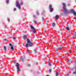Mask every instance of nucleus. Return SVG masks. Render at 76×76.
<instances>
[{"mask_svg":"<svg viewBox=\"0 0 76 76\" xmlns=\"http://www.w3.org/2000/svg\"><path fill=\"white\" fill-rule=\"evenodd\" d=\"M48 65L49 66H51V63L50 62V61H49Z\"/></svg>","mask_w":76,"mask_h":76,"instance_id":"nucleus-13","label":"nucleus"},{"mask_svg":"<svg viewBox=\"0 0 76 76\" xmlns=\"http://www.w3.org/2000/svg\"><path fill=\"white\" fill-rule=\"evenodd\" d=\"M4 41H7V40L6 39H4Z\"/></svg>","mask_w":76,"mask_h":76,"instance_id":"nucleus-36","label":"nucleus"},{"mask_svg":"<svg viewBox=\"0 0 76 76\" xmlns=\"http://www.w3.org/2000/svg\"><path fill=\"white\" fill-rule=\"evenodd\" d=\"M23 38L24 39H26L27 38V36L26 35H25L23 37Z\"/></svg>","mask_w":76,"mask_h":76,"instance_id":"nucleus-8","label":"nucleus"},{"mask_svg":"<svg viewBox=\"0 0 76 76\" xmlns=\"http://www.w3.org/2000/svg\"><path fill=\"white\" fill-rule=\"evenodd\" d=\"M58 50H62V48H58Z\"/></svg>","mask_w":76,"mask_h":76,"instance_id":"nucleus-11","label":"nucleus"},{"mask_svg":"<svg viewBox=\"0 0 76 76\" xmlns=\"http://www.w3.org/2000/svg\"><path fill=\"white\" fill-rule=\"evenodd\" d=\"M70 4H67V6H70Z\"/></svg>","mask_w":76,"mask_h":76,"instance_id":"nucleus-29","label":"nucleus"},{"mask_svg":"<svg viewBox=\"0 0 76 76\" xmlns=\"http://www.w3.org/2000/svg\"><path fill=\"white\" fill-rule=\"evenodd\" d=\"M42 20H43V22H45V20H44V17L42 18Z\"/></svg>","mask_w":76,"mask_h":76,"instance_id":"nucleus-18","label":"nucleus"},{"mask_svg":"<svg viewBox=\"0 0 76 76\" xmlns=\"http://www.w3.org/2000/svg\"><path fill=\"white\" fill-rule=\"evenodd\" d=\"M20 59L22 61H23V58H21Z\"/></svg>","mask_w":76,"mask_h":76,"instance_id":"nucleus-24","label":"nucleus"},{"mask_svg":"<svg viewBox=\"0 0 76 76\" xmlns=\"http://www.w3.org/2000/svg\"><path fill=\"white\" fill-rule=\"evenodd\" d=\"M34 17H35V15H34Z\"/></svg>","mask_w":76,"mask_h":76,"instance_id":"nucleus-38","label":"nucleus"},{"mask_svg":"<svg viewBox=\"0 0 76 76\" xmlns=\"http://www.w3.org/2000/svg\"><path fill=\"white\" fill-rule=\"evenodd\" d=\"M37 13L38 15H39V13H38V11L37 12Z\"/></svg>","mask_w":76,"mask_h":76,"instance_id":"nucleus-34","label":"nucleus"},{"mask_svg":"<svg viewBox=\"0 0 76 76\" xmlns=\"http://www.w3.org/2000/svg\"><path fill=\"white\" fill-rule=\"evenodd\" d=\"M55 23H52V26H53V27L55 26Z\"/></svg>","mask_w":76,"mask_h":76,"instance_id":"nucleus-12","label":"nucleus"},{"mask_svg":"<svg viewBox=\"0 0 76 76\" xmlns=\"http://www.w3.org/2000/svg\"><path fill=\"white\" fill-rule=\"evenodd\" d=\"M4 50L5 51H6V47L5 46H4Z\"/></svg>","mask_w":76,"mask_h":76,"instance_id":"nucleus-14","label":"nucleus"},{"mask_svg":"<svg viewBox=\"0 0 76 76\" xmlns=\"http://www.w3.org/2000/svg\"><path fill=\"white\" fill-rule=\"evenodd\" d=\"M49 9L50 10V12H51L53 10V8H52V5H49Z\"/></svg>","mask_w":76,"mask_h":76,"instance_id":"nucleus-6","label":"nucleus"},{"mask_svg":"<svg viewBox=\"0 0 76 76\" xmlns=\"http://www.w3.org/2000/svg\"><path fill=\"white\" fill-rule=\"evenodd\" d=\"M66 29L68 31L69 30V27H66Z\"/></svg>","mask_w":76,"mask_h":76,"instance_id":"nucleus-20","label":"nucleus"},{"mask_svg":"<svg viewBox=\"0 0 76 76\" xmlns=\"http://www.w3.org/2000/svg\"><path fill=\"white\" fill-rule=\"evenodd\" d=\"M27 50L28 51V53H31V52H30V51L29 50L28 48H27Z\"/></svg>","mask_w":76,"mask_h":76,"instance_id":"nucleus-16","label":"nucleus"},{"mask_svg":"<svg viewBox=\"0 0 76 76\" xmlns=\"http://www.w3.org/2000/svg\"><path fill=\"white\" fill-rule=\"evenodd\" d=\"M34 52H35V53H37V50H36V49H34Z\"/></svg>","mask_w":76,"mask_h":76,"instance_id":"nucleus-26","label":"nucleus"},{"mask_svg":"<svg viewBox=\"0 0 76 76\" xmlns=\"http://www.w3.org/2000/svg\"><path fill=\"white\" fill-rule=\"evenodd\" d=\"M58 72H56V76H58Z\"/></svg>","mask_w":76,"mask_h":76,"instance_id":"nucleus-15","label":"nucleus"},{"mask_svg":"<svg viewBox=\"0 0 76 76\" xmlns=\"http://www.w3.org/2000/svg\"><path fill=\"white\" fill-rule=\"evenodd\" d=\"M16 39V38L15 37H13V39Z\"/></svg>","mask_w":76,"mask_h":76,"instance_id":"nucleus-30","label":"nucleus"},{"mask_svg":"<svg viewBox=\"0 0 76 76\" xmlns=\"http://www.w3.org/2000/svg\"><path fill=\"white\" fill-rule=\"evenodd\" d=\"M27 65L28 66H31V65H30V64H28Z\"/></svg>","mask_w":76,"mask_h":76,"instance_id":"nucleus-32","label":"nucleus"},{"mask_svg":"<svg viewBox=\"0 0 76 76\" xmlns=\"http://www.w3.org/2000/svg\"><path fill=\"white\" fill-rule=\"evenodd\" d=\"M20 4L21 5H22V4H23V2L22 1H21Z\"/></svg>","mask_w":76,"mask_h":76,"instance_id":"nucleus-23","label":"nucleus"},{"mask_svg":"<svg viewBox=\"0 0 76 76\" xmlns=\"http://www.w3.org/2000/svg\"><path fill=\"white\" fill-rule=\"evenodd\" d=\"M9 0H7V1H6V3L7 4H8V3H9Z\"/></svg>","mask_w":76,"mask_h":76,"instance_id":"nucleus-17","label":"nucleus"},{"mask_svg":"<svg viewBox=\"0 0 76 76\" xmlns=\"http://www.w3.org/2000/svg\"><path fill=\"white\" fill-rule=\"evenodd\" d=\"M68 61L69 63H71V61H70V60L69 59L68 60Z\"/></svg>","mask_w":76,"mask_h":76,"instance_id":"nucleus-19","label":"nucleus"},{"mask_svg":"<svg viewBox=\"0 0 76 76\" xmlns=\"http://www.w3.org/2000/svg\"><path fill=\"white\" fill-rule=\"evenodd\" d=\"M27 43L25 44L26 47L27 48L28 47H32L33 46V43L31 42V40H29V39H27Z\"/></svg>","mask_w":76,"mask_h":76,"instance_id":"nucleus-2","label":"nucleus"},{"mask_svg":"<svg viewBox=\"0 0 76 76\" xmlns=\"http://www.w3.org/2000/svg\"><path fill=\"white\" fill-rule=\"evenodd\" d=\"M55 51L56 52H57V50L56 49H55Z\"/></svg>","mask_w":76,"mask_h":76,"instance_id":"nucleus-28","label":"nucleus"},{"mask_svg":"<svg viewBox=\"0 0 76 76\" xmlns=\"http://www.w3.org/2000/svg\"><path fill=\"white\" fill-rule=\"evenodd\" d=\"M58 18H59V17H58L57 15H56L55 16V19H57V20L58 19Z\"/></svg>","mask_w":76,"mask_h":76,"instance_id":"nucleus-10","label":"nucleus"},{"mask_svg":"<svg viewBox=\"0 0 76 76\" xmlns=\"http://www.w3.org/2000/svg\"><path fill=\"white\" fill-rule=\"evenodd\" d=\"M71 52H72V51H69V53H71Z\"/></svg>","mask_w":76,"mask_h":76,"instance_id":"nucleus-35","label":"nucleus"},{"mask_svg":"<svg viewBox=\"0 0 76 76\" xmlns=\"http://www.w3.org/2000/svg\"><path fill=\"white\" fill-rule=\"evenodd\" d=\"M69 75V74H67L66 75V76H68Z\"/></svg>","mask_w":76,"mask_h":76,"instance_id":"nucleus-37","label":"nucleus"},{"mask_svg":"<svg viewBox=\"0 0 76 76\" xmlns=\"http://www.w3.org/2000/svg\"><path fill=\"white\" fill-rule=\"evenodd\" d=\"M13 62L14 63V64H16V61H14Z\"/></svg>","mask_w":76,"mask_h":76,"instance_id":"nucleus-22","label":"nucleus"},{"mask_svg":"<svg viewBox=\"0 0 76 76\" xmlns=\"http://www.w3.org/2000/svg\"><path fill=\"white\" fill-rule=\"evenodd\" d=\"M7 20L9 22H10V20L9 19V18H7Z\"/></svg>","mask_w":76,"mask_h":76,"instance_id":"nucleus-21","label":"nucleus"},{"mask_svg":"<svg viewBox=\"0 0 76 76\" xmlns=\"http://www.w3.org/2000/svg\"><path fill=\"white\" fill-rule=\"evenodd\" d=\"M11 46V49L12 50H14V48H13V47L12 45V44L10 43L9 44Z\"/></svg>","mask_w":76,"mask_h":76,"instance_id":"nucleus-7","label":"nucleus"},{"mask_svg":"<svg viewBox=\"0 0 76 76\" xmlns=\"http://www.w3.org/2000/svg\"><path fill=\"white\" fill-rule=\"evenodd\" d=\"M34 23H37V22L35 20H34Z\"/></svg>","mask_w":76,"mask_h":76,"instance_id":"nucleus-33","label":"nucleus"},{"mask_svg":"<svg viewBox=\"0 0 76 76\" xmlns=\"http://www.w3.org/2000/svg\"><path fill=\"white\" fill-rule=\"evenodd\" d=\"M49 71L50 72H51V70L49 69Z\"/></svg>","mask_w":76,"mask_h":76,"instance_id":"nucleus-31","label":"nucleus"},{"mask_svg":"<svg viewBox=\"0 0 76 76\" xmlns=\"http://www.w3.org/2000/svg\"><path fill=\"white\" fill-rule=\"evenodd\" d=\"M46 76H49L48 75H47Z\"/></svg>","mask_w":76,"mask_h":76,"instance_id":"nucleus-39","label":"nucleus"},{"mask_svg":"<svg viewBox=\"0 0 76 76\" xmlns=\"http://www.w3.org/2000/svg\"><path fill=\"white\" fill-rule=\"evenodd\" d=\"M16 7H17L19 9H20V5L19 4L18 1H16Z\"/></svg>","mask_w":76,"mask_h":76,"instance_id":"nucleus-3","label":"nucleus"},{"mask_svg":"<svg viewBox=\"0 0 76 76\" xmlns=\"http://www.w3.org/2000/svg\"><path fill=\"white\" fill-rule=\"evenodd\" d=\"M73 74H76V71L74 72L73 73Z\"/></svg>","mask_w":76,"mask_h":76,"instance_id":"nucleus-25","label":"nucleus"},{"mask_svg":"<svg viewBox=\"0 0 76 76\" xmlns=\"http://www.w3.org/2000/svg\"><path fill=\"white\" fill-rule=\"evenodd\" d=\"M17 69L18 72H20V69H19V64L18 63L16 64Z\"/></svg>","mask_w":76,"mask_h":76,"instance_id":"nucleus-5","label":"nucleus"},{"mask_svg":"<svg viewBox=\"0 0 76 76\" xmlns=\"http://www.w3.org/2000/svg\"><path fill=\"white\" fill-rule=\"evenodd\" d=\"M31 28L33 30V33H36L37 32V31H35V29L31 25Z\"/></svg>","mask_w":76,"mask_h":76,"instance_id":"nucleus-4","label":"nucleus"},{"mask_svg":"<svg viewBox=\"0 0 76 76\" xmlns=\"http://www.w3.org/2000/svg\"><path fill=\"white\" fill-rule=\"evenodd\" d=\"M74 70H75V67L74 68H71L70 69L71 71Z\"/></svg>","mask_w":76,"mask_h":76,"instance_id":"nucleus-9","label":"nucleus"},{"mask_svg":"<svg viewBox=\"0 0 76 76\" xmlns=\"http://www.w3.org/2000/svg\"><path fill=\"white\" fill-rule=\"evenodd\" d=\"M63 8L64 9V12L65 14L69 13L70 12L73 13L75 16H76V13L75 11L73 10H71L69 11L66 8V4L65 3H63Z\"/></svg>","mask_w":76,"mask_h":76,"instance_id":"nucleus-1","label":"nucleus"},{"mask_svg":"<svg viewBox=\"0 0 76 76\" xmlns=\"http://www.w3.org/2000/svg\"><path fill=\"white\" fill-rule=\"evenodd\" d=\"M16 10V8H14V11H15Z\"/></svg>","mask_w":76,"mask_h":76,"instance_id":"nucleus-27","label":"nucleus"}]
</instances>
